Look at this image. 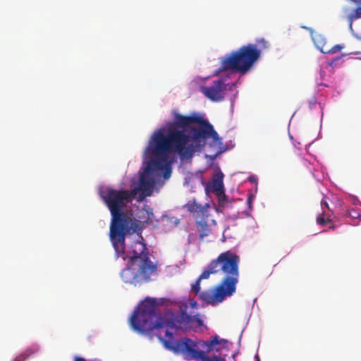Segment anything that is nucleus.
<instances>
[{
    "instance_id": "obj_7",
    "label": "nucleus",
    "mask_w": 361,
    "mask_h": 361,
    "mask_svg": "<svg viewBox=\"0 0 361 361\" xmlns=\"http://www.w3.org/2000/svg\"><path fill=\"white\" fill-rule=\"evenodd\" d=\"M154 273L156 271L149 269H146L144 267H133L130 264V267L121 271V276L123 282L137 285V283L149 281L151 275Z\"/></svg>"
},
{
    "instance_id": "obj_4",
    "label": "nucleus",
    "mask_w": 361,
    "mask_h": 361,
    "mask_svg": "<svg viewBox=\"0 0 361 361\" xmlns=\"http://www.w3.org/2000/svg\"><path fill=\"white\" fill-rule=\"evenodd\" d=\"M257 44H248L242 46L221 58V67L215 71L214 75L226 71H235L245 73L250 70L254 63L259 59L262 49L269 47L268 42L263 38L257 40Z\"/></svg>"
},
{
    "instance_id": "obj_25",
    "label": "nucleus",
    "mask_w": 361,
    "mask_h": 361,
    "mask_svg": "<svg viewBox=\"0 0 361 361\" xmlns=\"http://www.w3.org/2000/svg\"><path fill=\"white\" fill-rule=\"evenodd\" d=\"M354 54H360V52H359V51H355V52H354Z\"/></svg>"
},
{
    "instance_id": "obj_27",
    "label": "nucleus",
    "mask_w": 361,
    "mask_h": 361,
    "mask_svg": "<svg viewBox=\"0 0 361 361\" xmlns=\"http://www.w3.org/2000/svg\"><path fill=\"white\" fill-rule=\"evenodd\" d=\"M256 357L257 358V361H259V357L257 355H256Z\"/></svg>"
},
{
    "instance_id": "obj_3",
    "label": "nucleus",
    "mask_w": 361,
    "mask_h": 361,
    "mask_svg": "<svg viewBox=\"0 0 361 361\" xmlns=\"http://www.w3.org/2000/svg\"><path fill=\"white\" fill-rule=\"evenodd\" d=\"M138 192L137 187L131 190H116L107 188L100 192L103 202L111 213L109 237L123 239L124 231L131 225L139 223L132 213L124 212L127 205L133 202Z\"/></svg>"
},
{
    "instance_id": "obj_6",
    "label": "nucleus",
    "mask_w": 361,
    "mask_h": 361,
    "mask_svg": "<svg viewBox=\"0 0 361 361\" xmlns=\"http://www.w3.org/2000/svg\"><path fill=\"white\" fill-rule=\"evenodd\" d=\"M240 257L231 250L221 253L207 266L211 274L222 272L225 276L220 283L235 292L239 278Z\"/></svg>"
},
{
    "instance_id": "obj_19",
    "label": "nucleus",
    "mask_w": 361,
    "mask_h": 361,
    "mask_svg": "<svg viewBox=\"0 0 361 361\" xmlns=\"http://www.w3.org/2000/svg\"><path fill=\"white\" fill-rule=\"evenodd\" d=\"M342 49H343V47L339 44H336V45L332 47L331 48H329L327 47L326 49L325 50L324 54H335L337 51L341 50Z\"/></svg>"
},
{
    "instance_id": "obj_22",
    "label": "nucleus",
    "mask_w": 361,
    "mask_h": 361,
    "mask_svg": "<svg viewBox=\"0 0 361 361\" xmlns=\"http://www.w3.org/2000/svg\"><path fill=\"white\" fill-rule=\"evenodd\" d=\"M254 195L253 194H251L250 193L247 196V204L248 206V208L250 209V210H252V202H253V200H254Z\"/></svg>"
},
{
    "instance_id": "obj_9",
    "label": "nucleus",
    "mask_w": 361,
    "mask_h": 361,
    "mask_svg": "<svg viewBox=\"0 0 361 361\" xmlns=\"http://www.w3.org/2000/svg\"><path fill=\"white\" fill-rule=\"evenodd\" d=\"M226 87L224 80L218 79L210 86L202 87V92L212 102H219L224 99Z\"/></svg>"
},
{
    "instance_id": "obj_13",
    "label": "nucleus",
    "mask_w": 361,
    "mask_h": 361,
    "mask_svg": "<svg viewBox=\"0 0 361 361\" xmlns=\"http://www.w3.org/2000/svg\"><path fill=\"white\" fill-rule=\"evenodd\" d=\"M207 217L208 216H202L196 219L197 229L199 232L200 239H203L204 237L209 235L211 231L206 220Z\"/></svg>"
},
{
    "instance_id": "obj_2",
    "label": "nucleus",
    "mask_w": 361,
    "mask_h": 361,
    "mask_svg": "<svg viewBox=\"0 0 361 361\" xmlns=\"http://www.w3.org/2000/svg\"><path fill=\"white\" fill-rule=\"evenodd\" d=\"M173 117V121L152 133L145 149V155L150 158L147 171H164L165 179L171 173V154L188 159L206 145L207 139H219L213 126L196 113L184 116L174 111Z\"/></svg>"
},
{
    "instance_id": "obj_10",
    "label": "nucleus",
    "mask_w": 361,
    "mask_h": 361,
    "mask_svg": "<svg viewBox=\"0 0 361 361\" xmlns=\"http://www.w3.org/2000/svg\"><path fill=\"white\" fill-rule=\"evenodd\" d=\"M154 172L155 171H147L146 166L144 172L141 173L140 177L139 187L137 188L138 191L141 190L147 196H149L152 192L154 180L152 176Z\"/></svg>"
},
{
    "instance_id": "obj_29",
    "label": "nucleus",
    "mask_w": 361,
    "mask_h": 361,
    "mask_svg": "<svg viewBox=\"0 0 361 361\" xmlns=\"http://www.w3.org/2000/svg\"><path fill=\"white\" fill-rule=\"evenodd\" d=\"M360 59H361V57H360Z\"/></svg>"
},
{
    "instance_id": "obj_8",
    "label": "nucleus",
    "mask_w": 361,
    "mask_h": 361,
    "mask_svg": "<svg viewBox=\"0 0 361 361\" xmlns=\"http://www.w3.org/2000/svg\"><path fill=\"white\" fill-rule=\"evenodd\" d=\"M235 292L219 283L213 290L200 292L199 298L207 304L215 305L221 302L226 298L233 295Z\"/></svg>"
},
{
    "instance_id": "obj_11",
    "label": "nucleus",
    "mask_w": 361,
    "mask_h": 361,
    "mask_svg": "<svg viewBox=\"0 0 361 361\" xmlns=\"http://www.w3.org/2000/svg\"><path fill=\"white\" fill-rule=\"evenodd\" d=\"M224 174L221 172L216 173L213 178L212 183H208L205 188L207 192H214L216 195L222 193L224 190L223 183Z\"/></svg>"
},
{
    "instance_id": "obj_1",
    "label": "nucleus",
    "mask_w": 361,
    "mask_h": 361,
    "mask_svg": "<svg viewBox=\"0 0 361 361\" xmlns=\"http://www.w3.org/2000/svg\"><path fill=\"white\" fill-rule=\"evenodd\" d=\"M157 309L156 300L147 298L134 310L130 319L131 327L141 334H149L156 331V336L166 349L176 355H181L186 360L226 361V355H208L214 350H219L218 345L227 348L228 341L217 335L207 341H194L189 338L175 341L171 330L196 329L203 326L200 314H189L184 309L180 314L169 312L161 316Z\"/></svg>"
},
{
    "instance_id": "obj_18",
    "label": "nucleus",
    "mask_w": 361,
    "mask_h": 361,
    "mask_svg": "<svg viewBox=\"0 0 361 361\" xmlns=\"http://www.w3.org/2000/svg\"><path fill=\"white\" fill-rule=\"evenodd\" d=\"M216 195L217 196L218 198L219 206L222 208H224L228 202V198L227 195L225 194L224 190L222 191V193H218Z\"/></svg>"
},
{
    "instance_id": "obj_24",
    "label": "nucleus",
    "mask_w": 361,
    "mask_h": 361,
    "mask_svg": "<svg viewBox=\"0 0 361 361\" xmlns=\"http://www.w3.org/2000/svg\"><path fill=\"white\" fill-rule=\"evenodd\" d=\"M331 225L329 226V229H334L335 225L333 224V222L331 224Z\"/></svg>"
},
{
    "instance_id": "obj_14",
    "label": "nucleus",
    "mask_w": 361,
    "mask_h": 361,
    "mask_svg": "<svg viewBox=\"0 0 361 361\" xmlns=\"http://www.w3.org/2000/svg\"><path fill=\"white\" fill-rule=\"evenodd\" d=\"M311 37L316 47L322 53L326 49V40L324 35L311 30Z\"/></svg>"
},
{
    "instance_id": "obj_23",
    "label": "nucleus",
    "mask_w": 361,
    "mask_h": 361,
    "mask_svg": "<svg viewBox=\"0 0 361 361\" xmlns=\"http://www.w3.org/2000/svg\"><path fill=\"white\" fill-rule=\"evenodd\" d=\"M190 307H191L192 308H195V309H197V302H196L195 301H191V302H190Z\"/></svg>"
},
{
    "instance_id": "obj_12",
    "label": "nucleus",
    "mask_w": 361,
    "mask_h": 361,
    "mask_svg": "<svg viewBox=\"0 0 361 361\" xmlns=\"http://www.w3.org/2000/svg\"><path fill=\"white\" fill-rule=\"evenodd\" d=\"M188 210L193 214L195 219L202 216H208V209L200 204L193 202L188 204Z\"/></svg>"
},
{
    "instance_id": "obj_28",
    "label": "nucleus",
    "mask_w": 361,
    "mask_h": 361,
    "mask_svg": "<svg viewBox=\"0 0 361 361\" xmlns=\"http://www.w3.org/2000/svg\"><path fill=\"white\" fill-rule=\"evenodd\" d=\"M358 39H359V40H361V37H358Z\"/></svg>"
},
{
    "instance_id": "obj_5",
    "label": "nucleus",
    "mask_w": 361,
    "mask_h": 361,
    "mask_svg": "<svg viewBox=\"0 0 361 361\" xmlns=\"http://www.w3.org/2000/svg\"><path fill=\"white\" fill-rule=\"evenodd\" d=\"M139 229V223L131 225L128 231H124L123 239L118 240L117 238L112 239L110 238L111 243L115 250L116 256L121 257L123 260L128 259L129 262L133 267H144L156 271L157 267L150 259L149 257V252L145 243L137 240L133 242L129 249L126 250V236L131 233L136 232Z\"/></svg>"
},
{
    "instance_id": "obj_20",
    "label": "nucleus",
    "mask_w": 361,
    "mask_h": 361,
    "mask_svg": "<svg viewBox=\"0 0 361 361\" xmlns=\"http://www.w3.org/2000/svg\"><path fill=\"white\" fill-rule=\"evenodd\" d=\"M321 207L322 209V211L327 209L326 212H329L330 214L333 212V211L330 209L329 204L326 201V197H324L321 201Z\"/></svg>"
},
{
    "instance_id": "obj_15",
    "label": "nucleus",
    "mask_w": 361,
    "mask_h": 361,
    "mask_svg": "<svg viewBox=\"0 0 361 361\" xmlns=\"http://www.w3.org/2000/svg\"><path fill=\"white\" fill-rule=\"evenodd\" d=\"M334 212L330 214L329 212H326V210L322 211V214H320L316 219L317 224L322 226H325L329 224H331L333 222L332 216Z\"/></svg>"
},
{
    "instance_id": "obj_21",
    "label": "nucleus",
    "mask_w": 361,
    "mask_h": 361,
    "mask_svg": "<svg viewBox=\"0 0 361 361\" xmlns=\"http://www.w3.org/2000/svg\"><path fill=\"white\" fill-rule=\"evenodd\" d=\"M346 216H350L353 219H357L360 215L353 209L347 211Z\"/></svg>"
},
{
    "instance_id": "obj_17",
    "label": "nucleus",
    "mask_w": 361,
    "mask_h": 361,
    "mask_svg": "<svg viewBox=\"0 0 361 361\" xmlns=\"http://www.w3.org/2000/svg\"><path fill=\"white\" fill-rule=\"evenodd\" d=\"M357 6H358L353 11V13L348 16L350 27H352V23L354 20L361 18V5Z\"/></svg>"
},
{
    "instance_id": "obj_16",
    "label": "nucleus",
    "mask_w": 361,
    "mask_h": 361,
    "mask_svg": "<svg viewBox=\"0 0 361 361\" xmlns=\"http://www.w3.org/2000/svg\"><path fill=\"white\" fill-rule=\"evenodd\" d=\"M211 275L210 272L206 268L200 274V276L197 279L195 282L192 285V291L195 293V295H198L200 293V282L202 279H207Z\"/></svg>"
},
{
    "instance_id": "obj_26",
    "label": "nucleus",
    "mask_w": 361,
    "mask_h": 361,
    "mask_svg": "<svg viewBox=\"0 0 361 361\" xmlns=\"http://www.w3.org/2000/svg\"><path fill=\"white\" fill-rule=\"evenodd\" d=\"M333 63H334V61L329 62V66H331V65L333 64Z\"/></svg>"
}]
</instances>
